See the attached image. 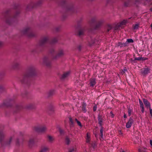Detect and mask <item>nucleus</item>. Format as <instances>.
I'll return each mask as SVG.
<instances>
[{"label": "nucleus", "instance_id": "obj_64", "mask_svg": "<svg viewBox=\"0 0 152 152\" xmlns=\"http://www.w3.org/2000/svg\"><path fill=\"white\" fill-rule=\"evenodd\" d=\"M124 72L127 71V69H124L123 71Z\"/></svg>", "mask_w": 152, "mask_h": 152}, {"label": "nucleus", "instance_id": "obj_21", "mask_svg": "<svg viewBox=\"0 0 152 152\" xmlns=\"http://www.w3.org/2000/svg\"><path fill=\"white\" fill-rule=\"evenodd\" d=\"M149 69L148 68H145L141 69V73L142 74L145 76L148 72Z\"/></svg>", "mask_w": 152, "mask_h": 152}, {"label": "nucleus", "instance_id": "obj_1", "mask_svg": "<svg viewBox=\"0 0 152 152\" xmlns=\"http://www.w3.org/2000/svg\"><path fill=\"white\" fill-rule=\"evenodd\" d=\"M57 41V38H54L50 40L48 37H45L40 40L36 47L32 49L31 52L34 54L38 53L42 51L43 48L47 46L48 45H53L56 43Z\"/></svg>", "mask_w": 152, "mask_h": 152}, {"label": "nucleus", "instance_id": "obj_11", "mask_svg": "<svg viewBox=\"0 0 152 152\" xmlns=\"http://www.w3.org/2000/svg\"><path fill=\"white\" fill-rule=\"evenodd\" d=\"M17 96V95H13L12 99H10L5 101L3 103L4 106L7 107L11 106V102L14 101L16 98Z\"/></svg>", "mask_w": 152, "mask_h": 152}, {"label": "nucleus", "instance_id": "obj_57", "mask_svg": "<svg viewBox=\"0 0 152 152\" xmlns=\"http://www.w3.org/2000/svg\"><path fill=\"white\" fill-rule=\"evenodd\" d=\"M136 3H141V0H135Z\"/></svg>", "mask_w": 152, "mask_h": 152}, {"label": "nucleus", "instance_id": "obj_61", "mask_svg": "<svg viewBox=\"0 0 152 152\" xmlns=\"http://www.w3.org/2000/svg\"><path fill=\"white\" fill-rule=\"evenodd\" d=\"M29 107L30 108H33V106L32 104H30Z\"/></svg>", "mask_w": 152, "mask_h": 152}, {"label": "nucleus", "instance_id": "obj_4", "mask_svg": "<svg viewBox=\"0 0 152 152\" xmlns=\"http://www.w3.org/2000/svg\"><path fill=\"white\" fill-rule=\"evenodd\" d=\"M20 13V11L18 10H16L14 14H12L10 10L7 11L4 14V17L6 23L9 25L11 24L12 22L17 20Z\"/></svg>", "mask_w": 152, "mask_h": 152}, {"label": "nucleus", "instance_id": "obj_35", "mask_svg": "<svg viewBox=\"0 0 152 152\" xmlns=\"http://www.w3.org/2000/svg\"><path fill=\"white\" fill-rule=\"evenodd\" d=\"M76 149L75 146L69 149V152H75Z\"/></svg>", "mask_w": 152, "mask_h": 152}, {"label": "nucleus", "instance_id": "obj_7", "mask_svg": "<svg viewBox=\"0 0 152 152\" xmlns=\"http://www.w3.org/2000/svg\"><path fill=\"white\" fill-rule=\"evenodd\" d=\"M22 33L29 37H34L36 35L35 33L31 28L29 27H27L24 28L22 31Z\"/></svg>", "mask_w": 152, "mask_h": 152}, {"label": "nucleus", "instance_id": "obj_38", "mask_svg": "<svg viewBox=\"0 0 152 152\" xmlns=\"http://www.w3.org/2000/svg\"><path fill=\"white\" fill-rule=\"evenodd\" d=\"M75 121L77 123V125L79 126L80 128H81L82 126V125L81 122L77 120V119L75 118Z\"/></svg>", "mask_w": 152, "mask_h": 152}, {"label": "nucleus", "instance_id": "obj_6", "mask_svg": "<svg viewBox=\"0 0 152 152\" xmlns=\"http://www.w3.org/2000/svg\"><path fill=\"white\" fill-rule=\"evenodd\" d=\"M90 23L95 29H97L100 27L103 21L102 20H97L96 18L94 17L91 18Z\"/></svg>", "mask_w": 152, "mask_h": 152}, {"label": "nucleus", "instance_id": "obj_17", "mask_svg": "<svg viewBox=\"0 0 152 152\" xmlns=\"http://www.w3.org/2000/svg\"><path fill=\"white\" fill-rule=\"evenodd\" d=\"M134 120L131 118L130 117L128 121L126 124V127L127 128H129L131 127L132 124L133 123Z\"/></svg>", "mask_w": 152, "mask_h": 152}, {"label": "nucleus", "instance_id": "obj_49", "mask_svg": "<svg viewBox=\"0 0 152 152\" xmlns=\"http://www.w3.org/2000/svg\"><path fill=\"white\" fill-rule=\"evenodd\" d=\"M134 58L135 59V60H136V61H140L141 60L142 57H135Z\"/></svg>", "mask_w": 152, "mask_h": 152}, {"label": "nucleus", "instance_id": "obj_20", "mask_svg": "<svg viewBox=\"0 0 152 152\" xmlns=\"http://www.w3.org/2000/svg\"><path fill=\"white\" fill-rule=\"evenodd\" d=\"M96 80L94 78H92L90 80V86L92 87H93L96 84Z\"/></svg>", "mask_w": 152, "mask_h": 152}, {"label": "nucleus", "instance_id": "obj_42", "mask_svg": "<svg viewBox=\"0 0 152 152\" xmlns=\"http://www.w3.org/2000/svg\"><path fill=\"white\" fill-rule=\"evenodd\" d=\"M139 27V24H137L135 25H133V28L134 29H137Z\"/></svg>", "mask_w": 152, "mask_h": 152}, {"label": "nucleus", "instance_id": "obj_45", "mask_svg": "<svg viewBox=\"0 0 152 152\" xmlns=\"http://www.w3.org/2000/svg\"><path fill=\"white\" fill-rule=\"evenodd\" d=\"M134 42L133 40L131 39H127V41H126V42L128 43H133Z\"/></svg>", "mask_w": 152, "mask_h": 152}, {"label": "nucleus", "instance_id": "obj_37", "mask_svg": "<svg viewBox=\"0 0 152 152\" xmlns=\"http://www.w3.org/2000/svg\"><path fill=\"white\" fill-rule=\"evenodd\" d=\"M126 43H122L121 42H119L118 44V46H120V47H125L126 46Z\"/></svg>", "mask_w": 152, "mask_h": 152}, {"label": "nucleus", "instance_id": "obj_56", "mask_svg": "<svg viewBox=\"0 0 152 152\" xmlns=\"http://www.w3.org/2000/svg\"><path fill=\"white\" fill-rule=\"evenodd\" d=\"M141 111L142 112V113H144L145 111V109L144 107H141Z\"/></svg>", "mask_w": 152, "mask_h": 152}, {"label": "nucleus", "instance_id": "obj_50", "mask_svg": "<svg viewBox=\"0 0 152 152\" xmlns=\"http://www.w3.org/2000/svg\"><path fill=\"white\" fill-rule=\"evenodd\" d=\"M97 106L96 105H94L93 107V111H95L97 109Z\"/></svg>", "mask_w": 152, "mask_h": 152}, {"label": "nucleus", "instance_id": "obj_33", "mask_svg": "<svg viewBox=\"0 0 152 152\" xmlns=\"http://www.w3.org/2000/svg\"><path fill=\"white\" fill-rule=\"evenodd\" d=\"M49 150V148L47 147H44L39 152H47Z\"/></svg>", "mask_w": 152, "mask_h": 152}, {"label": "nucleus", "instance_id": "obj_27", "mask_svg": "<svg viewBox=\"0 0 152 152\" xmlns=\"http://www.w3.org/2000/svg\"><path fill=\"white\" fill-rule=\"evenodd\" d=\"M132 1V0H125L124 1L125 6L126 7L129 6Z\"/></svg>", "mask_w": 152, "mask_h": 152}, {"label": "nucleus", "instance_id": "obj_8", "mask_svg": "<svg viewBox=\"0 0 152 152\" xmlns=\"http://www.w3.org/2000/svg\"><path fill=\"white\" fill-rule=\"evenodd\" d=\"M50 53L52 55V58L53 59H56L64 55V52L62 50H59L58 53L56 54L53 49H51L50 51Z\"/></svg>", "mask_w": 152, "mask_h": 152}, {"label": "nucleus", "instance_id": "obj_53", "mask_svg": "<svg viewBox=\"0 0 152 152\" xmlns=\"http://www.w3.org/2000/svg\"><path fill=\"white\" fill-rule=\"evenodd\" d=\"M77 48L79 51L81 49V46L80 45H79L77 46Z\"/></svg>", "mask_w": 152, "mask_h": 152}, {"label": "nucleus", "instance_id": "obj_59", "mask_svg": "<svg viewBox=\"0 0 152 152\" xmlns=\"http://www.w3.org/2000/svg\"><path fill=\"white\" fill-rule=\"evenodd\" d=\"M147 59V58H146L142 57V58H141V60L144 61L145 60Z\"/></svg>", "mask_w": 152, "mask_h": 152}, {"label": "nucleus", "instance_id": "obj_43", "mask_svg": "<svg viewBox=\"0 0 152 152\" xmlns=\"http://www.w3.org/2000/svg\"><path fill=\"white\" fill-rule=\"evenodd\" d=\"M90 141V137L88 134H87L86 137V141L87 143H89Z\"/></svg>", "mask_w": 152, "mask_h": 152}, {"label": "nucleus", "instance_id": "obj_62", "mask_svg": "<svg viewBox=\"0 0 152 152\" xmlns=\"http://www.w3.org/2000/svg\"><path fill=\"white\" fill-rule=\"evenodd\" d=\"M3 42H0V47L2 46L3 45Z\"/></svg>", "mask_w": 152, "mask_h": 152}, {"label": "nucleus", "instance_id": "obj_29", "mask_svg": "<svg viewBox=\"0 0 152 152\" xmlns=\"http://www.w3.org/2000/svg\"><path fill=\"white\" fill-rule=\"evenodd\" d=\"M69 120L70 127H74V121L72 118H69Z\"/></svg>", "mask_w": 152, "mask_h": 152}, {"label": "nucleus", "instance_id": "obj_19", "mask_svg": "<svg viewBox=\"0 0 152 152\" xmlns=\"http://www.w3.org/2000/svg\"><path fill=\"white\" fill-rule=\"evenodd\" d=\"M70 72L68 71L64 72L61 77V78L62 80H64L69 75Z\"/></svg>", "mask_w": 152, "mask_h": 152}, {"label": "nucleus", "instance_id": "obj_13", "mask_svg": "<svg viewBox=\"0 0 152 152\" xmlns=\"http://www.w3.org/2000/svg\"><path fill=\"white\" fill-rule=\"evenodd\" d=\"M43 63L48 67H50L51 66V61L50 58L47 56L45 57L43 59Z\"/></svg>", "mask_w": 152, "mask_h": 152}, {"label": "nucleus", "instance_id": "obj_10", "mask_svg": "<svg viewBox=\"0 0 152 152\" xmlns=\"http://www.w3.org/2000/svg\"><path fill=\"white\" fill-rule=\"evenodd\" d=\"M76 29V34L79 37H81L84 35L85 28L82 27L80 25H78L75 27Z\"/></svg>", "mask_w": 152, "mask_h": 152}, {"label": "nucleus", "instance_id": "obj_48", "mask_svg": "<svg viewBox=\"0 0 152 152\" xmlns=\"http://www.w3.org/2000/svg\"><path fill=\"white\" fill-rule=\"evenodd\" d=\"M112 28L111 26L110 25H108L107 29V31L109 32Z\"/></svg>", "mask_w": 152, "mask_h": 152}, {"label": "nucleus", "instance_id": "obj_23", "mask_svg": "<svg viewBox=\"0 0 152 152\" xmlns=\"http://www.w3.org/2000/svg\"><path fill=\"white\" fill-rule=\"evenodd\" d=\"M22 108V107L19 105H16L15 108H14V111L15 113H17Z\"/></svg>", "mask_w": 152, "mask_h": 152}, {"label": "nucleus", "instance_id": "obj_34", "mask_svg": "<svg viewBox=\"0 0 152 152\" xmlns=\"http://www.w3.org/2000/svg\"><path fill=\"white\" fill-rule=\"evenodd\" d=\"M81 81L80 80H77L75 83V85L77 86H82L83 84L81 83Z\"/></svg>", "mask_w": 152, "mask_h": 152}, {"label": "nucleus", "instance_id": "obj_26", "mask_svg": "<svg viewBox=\"0 0 152 152\" xmlns=\"http://www.w3.org/2000/svg\"><path fill=\"white\" fill-rule=\"evenodd\" d=\"M54 138L53 137L50 135H48L47 136V140L48 141L50 142H52L54 140Z\"/></svg>", "mask_w": 152, "mask_h": 152}, {"label": "nucleus", "instance_id": "obj_3", "mask_svg": "<svg viewBox=\"0 0 152 152\" xmlns=\"http://www.w3.org/2000/svg\"><path fill=\"white\" fill-rule=\"evenodd\" d=\"M60 4L63 7L65 10V13L63 15V17L65 18L66 17V14H72L76 12V10L74 8L72 4L68 3L66 0H61Z\"/></svg>", "mask_w": 152, "mask_h": 152}, {"label": "nucleus", "instance_id": "obj_60", "mask_svg": "<svg viewBox=\"0 0 152 152\" xmlns=\"http://www.w3.org/2000/svg\"><path fill=\"white\" fill-rule=\"evenodd\" d=\"M150 143L151 146V147H152V140H150Z\"/></svg>", "mask_w": 152, "mask_h": 152}, {"label": "nucleus", "instance_id": "obj_52", "mask_svg": "<svg viewBox=\"0 0 152 152\" xmlns=\"http://www.w3.org/2000/svg\"><path fill=\"white\" fill-rule=\"evenodd\" d=\"M60 26H58L56 28V30L57 31H58L60 30Z\"/></svg>", "mask_w": 152, "mask_h": 152}, {"label": "nucleus", "instance_id": "obj_14", "mask_svg": "<svg viewBox=\"0 0 152 152\" xmlns=\"http://www.w3.org/2000/svg\"><path fill=\"white\" fill-rule=\"evenodd\" d=\"M104 116L102 115L99 114L98 117V124L100 126H102L103 125V122L104 121Z\"/></svg>", "mask_w": 152, "mask_h": 152}, {"label": "nucleus", "instance_id": "obj_25", "mask_svg": "<svg viewBox=\"0 0 152 152\" xmlns=\"http://www.w3.org/2000/svg\"><path fill=\"white\" fill-rule=\"evenodd\" d=\"M86 104L85 103H83L82 104V110L83 112L84 113H86L87 111V110L86 108Z\"/></svg>", "mask_w": 152, "mask_h": 152}, {"label": "nucleus", "instance_id": "obj_58", "mask_svg": "<svg viewBox=\"0 0 152 152\" xmlns=\"http://www.w3.org/2000/svg\"><path fill=\"white\" fill-rule=\"evenodd\" d=\"M92 39V41L91 42H90L88 41V42H89V43H90V45H91L92 44H93L94 43V40H92V39Z\"/></svg>", "mask_w": 152, "mask_h": 152}, {"label": "nucleus", "instance_id": "obj_2", "mask_svg": "<svg viewBox=\"0 0 152 152\" xmlns=\"http://www.w3.org/2000/svg\"><path fill=\"white\" fill-rule=\"evenodd\" d=\"M36 74V70L35 67L30 65L27 68L26 72L24 73L22 78L20 80L21 83L27 86H29L31 84V77Z\"/></svg>", "mask_w": 152, "mask_h": 152}, {"label": "nucleus", "instance_id": "obj_28", "mask_svg": "<svg viewBox=\"0 0 152 152\" xmlns=\"http://www.w3.org/2000/svg\"><path fill=\"white\" fill-rule=\"evenodd\" d=\"M55 94V91L54 90H50L48 93V97H50L53 96Z\"/></svg>", "mask_w": 152, "mask_h": 152}, {"label": "nucleus", "instance_id": "obj_44", "mask_svg": "<svg viewBox=\"0 0 152 152\" xmlns=\"http://www.w3.org/2000/svg\"><path fill=\"white\" fill-rule=\"evenodd\" d=\"M5 74L4 72H2L0 73V79L2 78Z\"/></svg>", "mask_w": 152, "mask_h": 152}, {"label": "nucleus", "instance_id": "obj_24", "mask_svg": "<svg viewBox=\"0 0 152 152\" xmlns=\"http://www.w3.org/2000/svg\"><path fill=\"white\" fill-rule=\"evenodd\" d=\"M23 140H21L20 141L18 139H17L16 141V144L17 146H19L22 145Z\"/></svg>", "mask_w": 152, "mask_h": 152}, {"label": "nucleus", "instance_id": "obj_46", "mask_svg": "<svg viewBox=\"0 0 152 152\" xmlns=\"http://www.w3.org/2000/svg\"><path fill=\"white\" fill-rule=\"evenodd\" d=\"M58 130L61 135H62L64 134V131L62 130L61 128H58Z\"/></svg>", "mask_w": 152, "mask_h": 152}, {"label": "nucleus", "instance_id": "obj_30", "mask_svg": "<svg viewBox=\"0 0 152 152\" xmlns=\"http://www.w3.org/2000/svg\"><path fill=\"white\" fill-rule=\"evenodd\" d=\"M138 150L139 152H147L148 151L147 149L143 147L141 148Z\"/></svg>", "mask_w": 152, "mask_h": 152}, {"label": "nucleus", "instance_id": "obj_18", "mask_svg": "<svg viewBox=\"0 0 152 152\" xmlns=\"http://www.w3.org/2000/svg\"><path fill=\"white\" fill-rule=\"evenodd\" d=\"M142 100L144 104H145L146 107L147 108L151 107L150 102L147 99L144 98L142 99Z\"/></svg>", "mask_w": 152, "mask_h": 152}, {"label": "nucleus", "instance_id": "obj_32", "mask_svg": "<svg viewBox=\"0 0 152 152\" xmlns=\"http://www.w3.org/2000/svg\"><path fill=\"white\" fill-rule=\"evenodd\" d=\"M101 128L100 130V135L101 137L102 138L103 136V132L104 131V127L102 126H100Z\"/></svg>", "mask_w": 152, "mask_h": 152}, {"label": "nucleus", "instance_id": "obj_15", "mask_svg": "<svg viewBox=\"0 0 152 152\" xmlns=\"http://www.w3.org/2000/svg\"><path fill=\"white\" fill-rule=\"evenodd\" d=\"M127 22L128 21L126 20H124L120 23L117 25L115 29H118L120 28H123L124 27L123 26L125 25Z\"/></svg>", "mask_w": 152, "mask_h": 152}, {"label": "nucleus", "instance_id": "obj_51", "mask_svg": "<svg viewBox=\"0 0 152 152\" xmlns=\"http://www.w3.org/2000/svg\"><path fill=\"white\" fill-rule=\"evenodd\" d=\"M149 111L150 114L152 117V109L151 108V107L149 108Z\"/></svg>", "mask_w": 152, "mask_h": 152}, {"label": "nucleus", "instance_id": "obj_54", "mask_svg": "<svg viewBox=\"0 0 152 152\" xmlns=\"http://www.w3.org/2000/svg\"><path fill=\"white\" fill-rule=\"evenodd\" d=\"M110 113L111 117L112 118H113L114 116V115L113 114V112L112 111H111Z\"/></svg>", "mask_w": 152, "mask_h": 152}, {"label": "nucleus", "instance_id": "obj_36", "mask_svg": "<svg viewBox=\"0 0 152 152\" xmlns=\"http://www.w3.org/2000/svg\"><path fill=\"white\" fill-rule=\"evenodd\" d=\"M65 142L66 144L69 145L70 142V139L67 137H66L65 138Z\"/></svg>", "mask_w": 152, "mask_h": 152}, {"label": "nucleus", "instance_id": "obj_39", "mask_svg": "<svg viewBox=\"0 0 152 152\" xmlns=\"http://www.w3.org/2000/svg\"><path fill=\"white\" fill-rule=\"evenodd\" d=\"M133 110L132 109H131L130 108H128V115L130 116L132 114V113H133Z\"/></svg>", "mask_w": 152, "mask_h": 152}, {"label": "nucleus", "instance_id": "obj_12", "mask_svg": "<svg viewBox=\"0 0 152 152\" xmlns=\"http://www.w3.org/2000/svg\"><path fill=\"white\" fill-rule=\"evenodd\" d=\"M21 62L19 60H15L14 61L11 65L12 68L17 69L18 68L21 64Z\"/></svg>", "mask_w": 152, "mask_h": 152}, {"label": "nucleus", "instance_id": "obj_47", "mask_svg": "<svg viewBox=\"0 0 152 152\" xmlns=\"http://www.w3.org/2000/svg\"><path fill=\"white\" fill-rule=\"evenodd\" d=\"M27 93H28L27 91H25L24 94H22L21 95L23 97H25L26 96Z\"/></svg>", "mask_w": 152, "mask_h": 152}, {"label": "nucleus", "instance_id": "obj_5", "mask_svg": "<svg viewBox=\"0 0 152 152\" xmlns=\"http://www.w3.org/2000/svg\"><path fill=\"white\" fill-rule=\"evenodd\" d=\"M5 134L3 130L0 129V142L2 146L9 145L11 143L13 139V137H11L8 141L5 142L4 140Z\"/></svg>", "mask_w": 152, "mask_h": 152}, {"label": "nucleus", "instance_id": "obj_41", "mask_svg": "<svg viewBox=\"0 0 152 152\" xmlns=\"http://www.w3.org/2000/svg\"><path fill=\"white\" fill-rule=\"evenodd\" d=\"M139 101L140 107H144V104L142 101L140 99H139Z\"/></svg>", "mask_w": 152, "mask_h": 152}, {"label": "nucleus", "instance_id": "obj_22", "mask_svg": "<svg viewBox=\"0 0 152 152\" xmlns=\"http://www.w3.org/2000/svg\"><path fill=\"white\" fill-rule=\"evenodd\" d=\"M34 138H30L28 142V144L29 147H31L34 144Z\"/></svg>", "mask_w": 152, "mask_h": 152}, {"label": "nucleus", "instance_id": "obj_55", "mask_svg": "<svg viewBox=\"0 0 152 152\" xmlns=\"http://www.w3.org/2000/svg\"><path fill=\"white\" fill-rule=\"evenodd\" d=\"M50 110L51 111H54V108H53V106H51L50 107Z\"/></svg>", "mask_w": 152, "mask_h": 152}, {"label": "nucleus", "instance_id": "obj_63", "mask_svg": "<svg viewBox=\"0 0 152 152\" xmlns=\"http://www.w3.org/2000/svg\"><path fill=\"white\" fill-rule=\"evenodd\" d=\"M124 118H127L126 115V114L125 113H124Z\"/></svg>", "mask_w": 152, "mask_h": 152}, {"label": "nucleus", "instance_id": "obj_9", "mask_svg": "<svg viewBox=\"0 0 152 152\" xmlns=\"http://www.w3.org/2000/svg\"><path fill=\"white\" fill-rule=\"evenodd\" d=\"M34 129L38 132L44 133L46 131L47 127L45 125H42L35 126Z\"/></svg>", "mask_w": 152, "mask_h": 152}, {"label": "nucleus", "instance_id": "obj_40", "mask_svg": "<svg viewBox=\"0 0 152 152\" xmlns=\"http://www.w3.org/2000/svg\"><path fill=\"white\" fill-rule=\"evenodd\" d=\"M129 60L131 62V63L133 64H135L137 63V61L136 60H135V59H133L131 58Z\"/></svg>", "mask_w": 152, "mask_h": 152}, {"label": "nucleus", "instance_id": "obj_16", "mask_svg": "<svg viewBox=\"0 0 152 152\" xmlns=\"http://www.w3.org/2000/svg\"><path fill=\"white\" fill-rule=\"evenodd\" d=\"M42 0H39L38 2L36 4H35L33 2H31L30 4L28 6L30 7H35L40 5L42 3Z\"/></svg>", "mask_w": 152, "mask_h": 152}, {"label": "nucleus", "instance_id": "obj_31", "mask_svg": "<svg viewBox=\"0 0 152 152\" xmlns=\"http://www.w3.org/2000/svg\"><path fill=\"white\" fill-rule=\"evenodd\" d=\"M5 88L3 84L0 85V92H2L5 91Z\"/></svg>", "mask_w": 152, "mask_h": 152}]
</instances>
